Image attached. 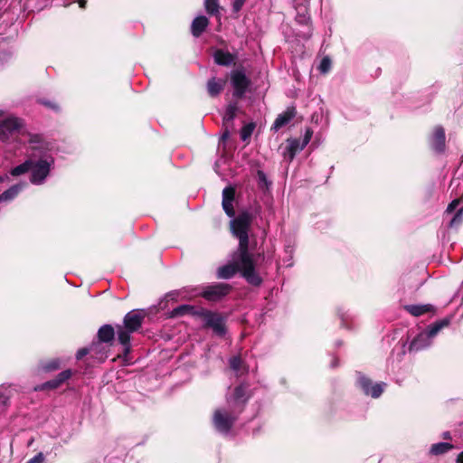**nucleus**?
<instances>
[{
  "instance_id": "obj_21",
  "label": "nucleus",
  "mask_w": 463,
  "mask_h": 463,
  "mask_svg": "<svg viewBox=\"0 0 463 463\" xmlns=\"http://www.w3.org/2000/svg\"><path fill=\"white\" fill-rule=\"evenodd\" d=\"M238 110V107L236 103H231L227 106L225 109V113L223 115V124L226 128H228V125L232 122L236 116V112ZM229 137V130L225 129L222 137L227 138Z\"/></svg>"
},
{
  "instance_id": "obj_37",
  "label": "nucleus",
  "mask_w": 463,
  "mask_h": 463,
  "mask_svg": "<svg viewBox=\"0 0 463 463\" xmlns=\"http://www.w3.org/2000/svg\"><path fill=\"white\" fill-rule=\"evenodd\" d=\"M184 292V291H172V292H169L167 295H166V298H169L171 300H177V298H180V296Z\"/></svg>"
},
{
  "instance_id": "obj_2",
  "label": "nucleus",
  "mask_w": 463,
  "mask_h": 463,
  "mask_svg": "<svg viewBox=\"0 0 463 463\" xmlns=\"http://www.w3.org/2000/svg\"><path fill=\"white\" fill-rule=\"evenodd\" d=\"M52 146L39 135L29 139L28 161L30 165V182L35 185L45 183L55 165Z\"/></svg>"
},
{
  "instance_id": "obj_8",
  "label": "nucleus",
  "mask_w": 463,
  "mask_h": 463,
  "mask_svg": "<svg viewBox=\"0 0 463 463\" xmlns=\"http://www.w3.org/2000/svg\"><path fill=\"white\" fill-rule=\"evenodd\" d=\"M231 83L233 88V96L236 98H241L247 91L250 80L246 76L243 70L237 69L231 72Z\"/></svg>"
},
{
  "instance_id": "obj_33",
  "label": "nucleus",
  "mask_w": 463,
  "mask_h": 463,
  "mask_svg": "<svg viewBox=\"0 0 463 463\" xmlns=\"http://www.w3.org/2000/svg\"><path fill=\"white\" fill-rule=\"evenodd\" d=\"M331 68V61L328 57H325L322 59L320 64H319V67H318V70L322 72V73H326L329 71Z\"/></svg>"
},
{
  "instance_id": "obj_5",
  "label": "nucleus",
  "mask_w": 463,
  "mask_h": 463,
  "mask_svg": "<svg viewBox=\"0 0 463 463\" xmlns=\"http://www.w3.org/2000/svg\"><path fill=\"white\" fill-rule=\"evenodd\" d=\"M239 413V411L230 408L228 405L227 407L215 410L213 416V423L215 430L222 434H228Z\"/></svg>"
},
{
  "instance_id": "obj_30",
  "label": "nucleus",
  "mask_w": 463,
  "mask_h": 463,
  "mask_svg": "<svg viewBox=\"0 0 463 463\" xmlns=\"http://www.w3.org/2000/svg\"><path fill=\"white\" fill-rule=\"evenodd\" d=\"M288 146L293 150L296 154L302 151L305 148L302 141L298 139H289L288 140Z\"/></svg>"
},
{
  "instance_id": "obj_32",
  "label": "nucleus",
  "mask_w": 463,
  "mask_h": 463,
  "mask_svg": "<svg viewBox=\"0 0 463 463\" xmlns=\"http://www.w3.org/2000/svg\"><path fill=\"white\" fill-rule=\"evenodd\" d=\"M60 367V362L58 359L51 360L43 365V369L45 372H52L57 370Z\"/></svg>"
},
{
  "instance_id": "obj_13",
  "label": "nucleus",
  "mask_w": 463,
  "mask_h": 463,
  "mask_svg": "<svg viewBox=\"0 0 463 463\" xmlns=\"http://www.w3.org/2000/svg\"><path fill=\"white\" fill-rule=\"evenodd\" d=\"M71 376V370L62 371L53 380L48 381L41 385L36 386L34 390L43 391L45 389H56L57 387L61 385L65 381H67Z\"/></svg>"
},
{
  "instance_id": "obj_31",
  "label": "nucleus",
  "mask_w": 463,
  "mask_h": 463,
  "mask_svg": "<svg viewBox=\"0 0 463 463\" xmlns=\"http://www.w3.org/2000/svg\"><path fill=\"white\" fill-rule=\"evenodd\" d=\"M255 128V125L253 123H249L245 125L241 131V137L243 141H246L252 134Z\"/></svg>"
},
{
  "instance_id": "obj_36",
  "label": "nucleus",
  "mask_w": 463,
  "mask_h": 463,
  "mask_svg": "<svg viewBox=\"0 0 463 463\" xmlns=\"http://www.w3.org/2000/svg\"><path fill=\"white\" fill-rule=\"evenodd\" d=\"M43 461H44L43 454L40 452L37 455H35L33 458L28 460L26 463H43Z\"/></svg>"
},
{
  "instance_id": "obj_42",
  "label": "nucleus",
  "mask_w": 463,
  "mask_h": 463,
  "mask_svg": "<svg viewBox=\"0 0 463 463\" xmlns=\"http://www.w3.org/2000/svg\"><path fill=\"white\" fill-rule=\"evenodd\" d=\"M457 462L463 463V451L461 453H459V455L458 456Z\"/></svg>"
},
{
  "instance_id": "obj_1",
  "label": "nucleus",
  "mask_w": 463,
  "mask_h": 463,
  "mask_svg": "<svg viewBox=\"0 0 463 463\" xmlns=\"http://www.w3.org/2000/svg\"><path fill=\"white\" fill-rule=\"evenodd\" d=\"M251 216L248 213H242L231 221V228L233 235L239 239V248L232 255V260L220 267L217 270L219 279H228L232 278L237 271L251 285L259 286L262 279L255 270L253 256L249 252V228Z\"/></svg>"
},
{
  "instance_id": "obj_41",
  "label": "nucleus",
  "mask_w": 463,
  "mask_h": 463,
  "mask_svg": "<svg viewBox=\"0 0 463 463\" xmlns=\"http://www.w3.org/2000/svg\"><path fill=\"white\" fill-rule=\"evenodd\" d=\"M43 103L45 106H47V107H49V108H51V109H58V107H57L55 104H52V102H49V101H48V102H45V101H44V102H43Z\"/></svg>"
},
{
  "instance_id": "obj_20",
  "label": "nucleus",
  "mask_w": 463,
  "mask_h": 463,
  "mask_svg": "<svg viewBox=\"0 0 463 463\" xmlns=\"http://www.w3.org/2000/svg\"><path fill=\"white\" fill-rule=\"evenodd\" d=\"M214 61L222 66H229L235 61V56L229 52L216 50L213 53Z\"/></svg>"
},
{
  "instance_id": "obj_12",
  "label": "nucleus",
  "mask_w": 463,
  "mask_h": 463,
  "mask_svg": "<svg viewBox=\"0 0 463 463\" xmlns=\"http://www.w3.org/2000/svg\"><path fill=\"white\" fill-rule=\"evenodd\" d=\"M248 400L247 387L243 384L234 389L233 394L227 398V405L241 412Z\"/></svg>"
},
{
  "instance_id": "obj_24",
  "label": "nucleus",
  "mask_w": 463,
  "mask_h": 463,
  "mask_svg": "<svg viewBox=\"0 0 463 463\" xmlns=\"http://www.w3.org/2000/svg\"><path fill=\"white\" fill-rule=\"evenodd\" d=\"M25 184H17L11 186L9 189L0 194V203L11 201L15 198L18 194L24 189Z\"/></svg>"
},
{
  "instance_id": "obj_6",
  "label": "nucleus",
  "mask_w": 463,
  "mask_h": 463,
  "mask_svg": "<svg viewBox=\"0 0 463 463\" xmlns=\"http://www.w3.org/2000/svg\"><path fill=\"white\" fill-rule=\"evenodd\" d=\"M23 126V121L0 110V140H8Z\"/></svg>"
},
{
  "instance_id": "obj_11",
  "label": "nucleus",
  "mask_w": 463,
  "mask_h": 463,
  "mask_svg": "<svg viewBox=\"0 0 463 463\" xmlns=\"http://www.w3.org/2000/svg\"><path fill=\"white\" fill-rule=\"evenodd\" d=\"M461 203V198L454 199L449 203L444 212V215H449L455 212V214L449 222V228H458L463 222V206H460Z\"/></svg>"
},
{
  "instance_id": "obj_38",
  "label": "nucleus",
  "mask_w": 463,
  "mask_h": 463,
  "mask_svg": "<svg viewBox=\"0 0 463 463\" xmlns=\"http://www.w3.org/2000/svg\"><path fill=\"white\" fill-rule=\"evenodd\" d=\"M246 0H234L232 4V8L234 12H239L243 6Z\"/></svg>"
},
{
  "instance_id": "obj_3",
  "label": "nucleus",
  "mask_w": 463,
  "mask_h": 463,
  "mask_svg": "<svg viewBox=\"0 0 463 463\" xmlns=\"http://www.w3.org/2000/svg\"><path fill=\"white\" fill-rule=\"evenodd\" d=\"M144 316L138 311L128 312L123 320V325H117V334L119 343L124 346L125 354L130 351V335L137 331L143 322Z\"/></svg>"
},
{
  "instance_id": "obj_35",
  "label": "nucleus",
  "mask_w": 463,
  "mask_h": 463,
  "mask_svg": "<svg viewBox=\"0 0 463 463\" xmlns=\"http://www.w3.org/2000/svg\"><path fill=\"white\" fill-rule=\"evenodd\" d=\"M296 155L297 154L295 152H293V150H291V148H289L288 146H287L285 151L283 152L284 158L289 162H291L294 159Z\"/></svg>"
},
{
  "instance_id": "obj_16",
  "label": "nucleus",
  "mask_w": 463,
  "mask_h": 463,
  "mask_svg": "<svg viewBox=\"0 0 463 463\" xmlns=\"http://www.w3.org/2000/svg\"><path fill=\"white\" fill-rule=\"evenodd\" d=\"M90 351L91 357L94 358L97 362L102 363L108 357V348L102 343L97 342L93 343L90 346Z\"/></svg>"
},
{
  "instance_id": "obj_25",
  "label": "nucleus",
  "mask_w": 463,
  "mask_h": 463,
  "mask_svg": "<svg viewBox=\"0 0 463 463\" xmlns=\"http://www.w3.org/2000/svg\"><path fill=\"white\" fill-rule=\"evenodd\" d=\"M230 366L237 374H242L247 372L243 362L239 356H233L230 359Z\"/></svg>"
},
{
  "instance_id": "obj_9",
  "label": "nucleus",
  "mask_w": 463,
  "mask_h": 463,
  "mask_svg": "<svg viewBox=\"0 0 463 463\" xmlns=\"http://www.w3.org/2000/svg\"><path fill=\"white\" fill-rule=\"evenodd\" d=\"M203 325L213 329L218 335L225 334V325L223 317L217 313L206 311L202 314Z\"/></svg>"
},
{
  "instance_id": "obj_29",
  "label": "nucleus",
  "mask_w": 463,
  "mask_h": 463,
  "mask_svg": "<svg viewBox=\"0 0 463 463\" xmlns=\"http://www.w3.org/2000/svg\"><path fill=\"white\" fill-rule=\"evenodd\" d=\"M296 21L301 24H306L309 21V16L306 6H300L297 9Z\"/></svg>"
},
{
  "instance_id": "obj_44",
  "label": "nucleus",
  "mask_w": 463,
  "mask_h": 463,
  "mask_svg": "<svg viewBox=\"0 0 463 463\" xmlns=\"http://www.w3.org/2000/svg\"><path fill=\"white\" fill-rule=\"evenodd\" d=\"M4 180H5V178L0 175V183H2Z\"/></svg>"
},
{
  "instance_id": "obj_40",
  "label": "nucleus",
  "mask_w": 463,
  "mask_h": 463,
  "mask_svg": "<svg viewBox=\"0 0 463 463\" xmlns=\"http://www.w3.org/2000/svg\"><path fill=\"white\" fill-rule=\"evenodd\" d=\"M311 137H312V131L310 129H307L304 139L302 141V143L304 144L305 146L309 143Z\"/></svg>"
},
{
  "instance_id": "obj_7",
  "label": "nucleus",
  "mask_w": 463,
  "mask_h": 463,
  "mask_svg": "<svg viewBox=\"0 0 463 463\" xmlns=\"http://www.w3.org/2000/svg\"><path fill=\"white\" fill-rule=\"evenodd\" d=\"M231 290V286L226 283H216L205 287L201 292L197 289H193L189 298H193L198 295H202L205 299L209 301H217L226 296Z\"/></svg>"
},
{
  "instance_id": "obj_14",
  "label": "nucleus",
  "mask_w": 463,
  "mask_h": 463,
  "mask_svg": "<svg viewBox=\"0 0 463 463\" xmlns=\"http://www.w3.org/2000/svg\"><path fill=\"white\" fill-rule=\"evenodd\" d=\"M235 190L229 186L225 187L222 191V208L229 217H233L235 213L233 210Z\"/></svg>"
},
{
  "instance_id": "obj_27",
  "label": "nucleus",
  "mask_w": 463,
  "mask_h": 463,
  "mask_svg": "<svg viewBox=\"0 0 463 463\" xmlns=\"http://www.w3.org/2000/svg\"><path fill=\"white\" fill-rule=\"evenodd\" d=\"M30 172V165H29V161H28V157L25 159V161L22 164H20L19 165L14 167L10 174L13 175V176H19V175H22L25 173H28Z\"/></svg>"
},
{
  "instance_id": "obj_17",
  "label": "nucleus",
  "mask_w": 463,
  "mask_h": 463,
  "mask_svg": "<svg viewBox=\"0 0 463 463\" xmlns=\"http://www.w3.org/2000/svg\"><path fill=\"white\" fill-rule=\"evenodd\" d=\"M405 310L414 317H420L426 313H435L436 308L431 304L423 305H407L404 307Z\"/></svg>"
},
{
  "instance_id": "obj_23",
  "label": "nucleus",
  "mask_w": 463,
  "mask_h": 463,
  "mask_svg": "<svg viewBox=\"0 0 463 463\" xmlns=\"http://www.w3.org/2000/svg\"><path fill=\"white\" fill-rule=\"evenodd\" d=\"M115 336V329L110 325L102 326L98 331L99 342L110 343Z\"/></svg>"
},
{
  "instance_id": "obj_22",
  "label": "nucleus",
  "mask_w": 463,
  "mask_h": 463,
  "mask_svg": "<svg viewBox=\"0 0 463 463\" xmlns=\"http://www.w3.org/2000/svg\"><path fill=\"white\" fill-rule=\"evenodd\" d=\"M208 19L203 15H200L194 18L191 26L193 35L195 37L200 36L208 26Z\"/></svg>"
},
{
  "instance_id": "obj_26",
  "label": "nucleus",
  "mask_w": 463,
  "mask_h": 463,
  "mask_svg": "<svg viewBox=\"0 0 463 463\" xmlns=\"http://www.w3.org/2000/svg\"><path fill=\"white\" fill-rule=\"evenodd\" d=\"M452 449V445L448 442H439L433 444L430 448V453L433 455H440L448 452Z\"/></svg>"
},
{
  "instance_id": "obj_10",
  "label": "nucleus",
  "mask_w": 463,
  "mask_h": 463,
  "mask_svg": "<svg viewBox=\"0 0 463 463\" xmlns=\"http://www.w3.org/2000/svg\"><path fill=\"white\" fill-rule=\"evenodd\" d=\"M357 382L359 387L363 390L365 395L375 399L382 395L386 386L385 383H373L370 379L364 375H360Z\"/></svg>"
},
{
  "instance_id": "obj_43",
  "label": "nucleus",
  "mask_w": 463,
  "mask_h": 463,
  "mask_svg": "<svg viewBox=\"0 0 463 463\" xmlns=\"http://www.w3.org/2000/svg\"><path fill=\"white\" fill-rule=\"evenodd\" d=\"M85 4H86V1L85 0H80L79 2V5H80V7L83 8L85 6Z\"/></svg>"
},
{
  "instance_id": "obj_18",
  "label": "nucleus",
  "mask_w": 463,
  "mask_h": 463,
  "mask_svg": "<svg viewBox=\"0 0 463 463\" xmlns=\"http://www.w3.org/2000/svg\"><path fill=\"white\" fill-rule=\"evenodd\" d=\"M226 84V80L223 79H216L212 78L208 80L206 88L209 95L211 97L218 96L222 90L224 89Z\"/></svg>"
},
{
  "instance_id": "obj_39",
  "label": "nucleus",
  "mask_w": 463,
  "mask_h": 463,
  "mask_svg": "<svg viewBox=\"0 0 463 463\" xmlns=\"http://www.w3.org/2000/svg\"><path fill=\"white\" fill-rule=\"evenodd\" d=\"M90 354V347L89 348H81L76 354V358L78 360L81 359L86 354Z\"/></svg>"
},
{
  "instance_id": "obj_34",
  "label": "nucleus",
  "mask_w": 463,
  "mask_h": 463,
  "mask_svg": "<svg viewBox=\"0 0 463 463\" xmlns=\"http://www.w3.org/2000/svg\"><path fill=\"white\" fill-rule=\"evenodd\" d=\"M191 308L190 306H187V305H183V306H180L176 308H175L173 311H172V314L171 316L172 317H177V316H181L183 315L184 312H186L187 310H189Z\"/></svg>"
},
{
  "instance_id": "obj_19",
  "label": "nucleus",
  "mask_w": 463,
  "mask_h": 463,
  "mask_svg": "<svg viewBox=\"0 0 463 463\" xmlns=\"http://www.w3.org/2000/svg\"><path fill=\"white\" fill-rule=\"evenodd\" d=\"M296 115V110L294 108H288L286 111H284L282 114L279 115L276 118L273 128L275 130H279L285 125H287Z\"/></svg>"
},
{
  "instance_id": "obj_4",
  "label": "nucleus",
  "mask_w": 463,
  "mask_h": 463,
  "mask_svg": "<svg viewBox=\"0 0 463 463\" xmlns=\"http://www.w3.org/2000/svg\"><path fill=\"white\" fill-rule=\"evenodd\" d=\"M450 323L449 318H443L430 326L426 330L420 332L411 343L410 351H420L429 347L433 338L444 327Z\"/></svg>"
},
{
  "instance_id": "obj_15",
  "label": "nucleus",
  "mask_w": 463,
  "mask_h": 463,
  "mask_svg": "<svg viewBox=\"0 0 463 463\" xmlns=\"http://www.w3.org/2000/svg\"><path fill=\"white\" fill-rule=\"evenodd\" d=\"M431 146L438 152H442L445 148V131L441 127H436L433 130L431 140Z\"/></svg>"
},
{
  "instance_id": "obj_28",
  "label": "nucleus",
  "mask_w": 463,
  "mask_h": 463,
  "mask_svg": "<svg viewBox=\"0 0 463 463\" xmlns=\"http://www.w3.org/2000/svg\"><path fill=\"white\" fill-rule=\"evenodd\" d=\"M204 7L206 12L212 15H219L220 6L217 0H204Z\"/></svg>"
}]
</instances>
